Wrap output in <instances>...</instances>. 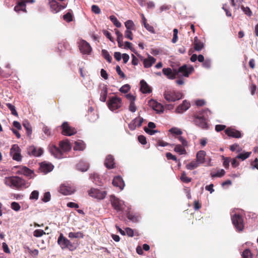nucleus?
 Returning a JSON list of instances; mask_svg holds the SVG:
<instances>
[{
    "label": "nucleus",
    "mask_w": 258,
    "mask_h": 258,
    "mask_svg": "<svg viewBox=\"0 0 258 258\" xmlns=\"http://www.w3.org/2000/svg\"><path fill=\"white\" fill-rule=\"evenodd\" d=\"M50 153L56 158H63V152L69 151L71 149L70 144L68 141H61L59 142V147L50 144L48 147Z\"/></svg>",
    "instance_id": "f257e3e1"
},
{
    "label": "nucleus",
    "mask_w": 258,
    "mask_h": 258,
    "mask_svg": "<svg viewBox=\"0 0 258 258\" xmlns=\"http://www.w3.org/2000/svg\"><path fill=\"white\" fill-rule=\"evenodd\" d=\"M6 184L11 187L15 188L17 189L23 188H26L30 185L29 183L24 179L17 176H11L6 178Z\"/></svg>",
    "instance_id": "f03ea898"
},
{
    "label": "nucleus",
    "mask_w": 258,
    "mask_h": 258,
    "mask_svg": "<svg viewBox=\"0 0 258 258\" xmlns=\"http://www.w3.org/2000/svg\"><path fill=\"white\" fill-rule=\"evenodd\" d=\"M211 113L212 112L208 108H206L200 111L198 114H195L194 116V121L196 124L203 129L207 128L208 124L207 118H208L209 115H210Z\"/></svg>",
    "instance_id": "7ed1b4c3"
},
{
    "label": "nucleus",
    "mask_w": 258,
    "mask_h": 258,
    "mask_svg": "<svg viewBox=\"0 0 258 258\" xmlns=\"http://www.w3.org/2000/svg\"><path fill=\"white\" fill-rule=\"evenodd\" d=\"M163 96L167 101L170 102H175L182 99L183 94L179 91L167 89L165 91Z\"/></svg>",
    "instance_id": "20e7f679"
},
{
    "label": "nucleus",
    "mask_w": 258,
    "mask_h": 258,
    "mask_svg": "<svg viewBox=\"0 0 258 258\" xmlns=\"http://www.w3.org/2000/svg\"><path fill=\"white\" fill-rule=\"evenodd\" d=\"M107 104L109 109L113 111L119 109L122 106V100L120 98L117 96L110 97Z\"/></svg>",
    "instance_id": "39448f33"
},
{
    "label": "nucleus",
    "mask_w": 258,
    "mask_h": 258,
    "mask_svg": "<svg viewBox=\"0 0 258 258\" xmlns=\"http://www.w3.org/2000/svg\"><path fill=\"white\" fill-rule=\"evenodd\" d=\"M57 243L62 249L68 248L70 250L73 251L75 249L73 243L64 237L62 233L60 234L58 238Z\"/></svg>",
    "instance_id": "423d86ee"
},
{
    "label": "nucleus",
    "mask_w": 258,
    "mask_h": 258,
    "mask_svg": "<svg viewBox=\"0 0 258 258\" xmlns=\"http://www.w3.org/2000/svg\"><path fill=\"white\" fill-rule=\"evenodd\" d=\"M231 220L237 231L241 232L243 230L244 224L242 216L239 214H235L231 217Z\"/></svg>",
    "instance_id": "0eeeda50"
},
{
    "label": "nucleus",
    "mask_w": 258,
    "mask_h": 258,
    "mask_svg": "<svg viewBox=\"0 0 258 258\" xmlns=\"http://www.w3.org/2000/svg\"><path fill=\"white\" fill-rule=\"evenodd\" d=\"M110 201L112 207L117 212L123 211L124 209V202L116 198L114 195L110 196Z\"/></svg>",
    "instance_id": "6e6552de"
},
{
    "label": "nucleus",
    "mask_w": 258,
    "mask_h": 258,
    "mask_svg": "<svg viewBox=\"0 0 258 258\" xmlns=\"http://www.w3.org/2000/svg\"><path fill=\"white\" fill-rule=\"evenodd\" d=\"M194 71V69L192 67L188 68L187 65L184 64L179 67L178 70L176 69V76L177 77L181 76L188 77Z\"/></svg>",
    "instance_id": "1a4fd4ad"
},
{
    "label": "nucleus",
    "mask_w": 258,
    "mask_h": 258,
    "mask_svg": "<svg viewBox=\"0 0 258 258\" xmlns=\"http://www.w3.org/2000/svg\"><path fill=\"white\" fill-rule=\"evenodd\" d=\"M88 194L90 196L93 198L98 200H103L105 198L107 192L106 191H102L99 189L93 188L88 191Z\"/></svg>",
    "instance_id": "9d476101"
},
{
    "label": "nucleus",
    "mask_w": 258,
    "mask_h": 258,
    "mask_svg": "<svg viewBox=\"0 0 258 258\" xmlns=\"http://www.w3.org/2000/svg\"><path fill=\"white\" fill-rule=\"evenodd\" d=\"M62 128L61 134L64 136H71L77 133L76 130L70 126L68 122H64L61 125Z\"/></svg>",
    "instance_id": "9b49d317"
},
{
    "label": "nucleus",
    "mask_w": 258,
    "mask_h": 258,
    "mask_svg": "<svg viewBox=\"0 0 258 258\" xmlns=\"http://www.w3.org/2000/svg\"><path fill=\"white\" fill-rule=\"evenodd\" d=\"M79 46L80 51L83 54H89L92 50L89 43L84 40L80 41Z\"/></svg>",
    "instance_id": "f8f14e48"
},
{
    "label": "nucleus",
    "mask_w": 258,
    "mask_h": 258,
    "mask_svg": "<svg viewBox=\"0 0 258 258\" xmlns=\"http://www.w3.org/2000/svg\"><path fill=\"white\" fill-rule=\"evenodd\" d=\"M11 155L14 160L20 161L22 159V156L20 152V148L17 145H14L11 149Z\"/></svg>",
    "instance_id": "ddd939ff"
},
{
    "label": "nucleus",
    "mask_w": 258,
    "mask_h": 258,
    "mask_svg": "<svg viewBox=\"0 0 258 258\" xmlns=\"http://www.w3.org/2000/svg\"><path fill=\"white\" fill-rule=\"evenodd\" d=\"M16 167L19 168L17 172V174H23L30 178H32L34 174L33 171L26 166H17Z\"/></svg>",
    "instance_id": "4468645a"
},
{
    "label": "nucleus",
    "mask_w": 258,
    "mask_h": 258,
    "mask_svg": "<svg viewBox=\"0 0 258 258\" xmlns=\"http://www.w3.org/2000/svg\"><path fill=\"white\" fill-rule=\"evenodd\" d=\"M27 152L29 155L39 157L42 155L43 151L41 148H37L34 146H31L28 148Z\"/></svg>",
    "instance_id": "2eb2a0df"
},
{
    "label": "nucleus",
    "mask_w": 258,
    "mask_h": 258,
    "mask_svg": "<svg viewBox=\"0 0 258 258\" xmlns=\"http://www.w3.org/2000/svg\"><path fill=\"white\" fill-rule=\"evenodd\" d=\"M49 5L51 11L56 13L66 8V5L59 4L55 0H51L49 2Z\"/></svg>",
    "instance_id": "dca6fc26"
},
{
    "label": "nucleus",
    "mask_w": 258,
    "mask_h": 258,
    "mask_svg": "<svg viewBox=\"0 0 258 258\" xmlns=\"http://www.w3.org/2000/svg\"><path fill=\"white\" fill-rule=\"evenodd\" d=\"M28 2L33 3L34 1L33 0H19L16 6L14 8V10L17 12H19L21 11L24 12H26V3Z\"/></svg>",
    "instance_id": "f3484780"
},
{
    "label": "nucleus",
    "mask_w": 258,
    "mask_h": 258,
    "mask_svg": "<svg viewBox=\"0 0 258 258\" xmlns=\"http://www.w3.org/2000/svg\"><path fill=\"white\" fill-rule=\"evenodd\" d=\"M53 165L51 163H46L45 162H42L40 164L39 170L41 172L44 174L51 171L53 169Z\"/></svg>",
    "instance_id": "a211bd4d"
},
{
    "label": "nucleus",
    "mask_w": 258,
    "mask_h": 258,
    "mask_svg": "<svg viewBox=\"0 0 258 258\" xmlns=\"http://www.w3.org/2000/svg\"><path fill=\"white\" fill-rule=\"evenodd\" d=\"M163 74L170 80L174 79L176 76V69H172L170 68H164L162 70Z\"/></svg>",
    "instance_id": "6ab92c4d"
},
{
    "label": "nucleus",
    "mask_w": 258,
    "mask_h": 258,
    "mask_svg": "<svg viewBox=\"0 0 258 258\" xmlns=\"http://www.w3.org/2000/svg\"><path fill=\"white\" fill-rule=\"evenodd\" d=\"M225 134L229 137L240 138L241 137L240 132L234 128L231 127H228L225 130Z\"/></svg>",
    "instance_id": "aec40b11"
},
{
    "label": "nucleus",
    "mask_w": 258,
    "mask_h": 258,
    "mask_svg": "<svg viewBox=\"0 0 258 258\" xmlns=\"http://www.w3.org/2000/svg\"><path fill=\"white\" fill-rule=\"evenodd\" d=\"M143 122V118L140 117H137L128 124V127L131 130H134L137 127H140L142 125Z\"/></svg>",
    "instance_id": "412c9836"
},
{
    "label": "nucleus",
    "mask_w": 258,
    "mask_h": 258,
    "mask_svg": "<svg viewBox=\"0 0 258 258\" xmlns=\"http://www.w3.org/2000/svg\"><path fill=\"white\" fill-rule=\"evenodd\" d=\"M112 184L116 187H118L122 190L124 186V182L120 176H117L114 177L112 181Z\"/></svg>",
    "instance_id": "4be33fe9"
},
{
    "label": "nucleus",
    "mask_w": 258,
    "mask_h": 258,
    "mask_svg": "<svg viewBox=\"0 0 258 258\" xmlns=\"http://www.w3.org/2000/svg\"><path fill=\"white\" fill-rule=\"evenodd\" d=\"M190 106V104L187 102L186 100H184L182 103L179 105L176 109V112L178 113H181L184 111L187 110Z\"/></svg>",
    "instance_id": "5701e85b"
},
{
    "label": "nucleus",
    "mask_w": 258,
    "mask_h": 258,
    "mask_svg": "<svg viewBox=\"0 0 258 258\" xmlns=\"http://www.w3.org/2000/svg\"><path fill=\"white\" fill-rule=\"evenodd\" d=\"M149 105L152 108L158 112H162L163 111V107L159 103L154 100H151L149 102Z\"/></svg>",
    "instance_id": "b1692460"
},
{
    "label": "nucleus",
    "mask_w": 258,
    "mask_h": 258,
    "mask_svg": "<svg viewBox=\"0 0 258 258\" xmlns=\"http://www.w3.org/2000/svg\"><path fill=\"white\" fill-rule=\"evenodd\" d=\"M104 165L108 169L114 168V159L111 155H108L106 156Z\"/></svg>",
    "instance_id": "393cba45"
},
{
    "label": "nucleus",
    "mask_w": 258,
    "mask_h": 258,
    "mask_svg": "<svg viewBox=\"0 0 258 258\" xmlns=\"http://www.w3.org/2000/svg\"><path fill=\"white\" fill-rule=\"evenodd\" d=\"M59 191L64 195H69L74 192V189L69 186L62 184L59 187Z\"/></svg>",
    "instance_id": "a878e982"
},
{
    "label": "nucleus",
    "mask_w": 258,
    "mask_h": 258,
    "mask_svg": "<svg viewBox=\"0 0 258 258\" xmlns=\"http://www.w3.org/2000/svg\"><path fill=\"white\" fill-rule=\"evenodd\" d=\"M140 90L142 93L146 94L151 92L152 90L151 88L144 80L140 81Z\"/></svg>",
    "instance_id": "bb28decb"
},
{
    "label": "nucleus",
    "mask_w": 258,
    "mask_h": 258,
    "mask_svg": "<svg viewBox=\"0 0 258 258\" xmlns=\"http://www.w3.org/2000/svg\"><path fill=\"white\" fill-rule=\"evenodd\" d=\"M156 62V59L151 56L149 55L147 58H145L143 61V64L145 68H148L151 67Z\"/></svg>",
    "instance_id": "cd10ccee"
},
{
    "label": "nucleus",
    "mask_w": 258,
    "mask_h": 258,
    "mask_svg": "<svg viewBox=\"0 0 258 258\" xmlns=\"http://www.w3.org/2000/svg\"><path fill=\"white\" fill-rule=\"evenodd\" d=\"M89 164L84 161H80L77 164V169L82 172L86 171L89 168Z\"/></svg>",
    "instance_id": "c85d7f7f"
},
{
    "label": "nucleus",
    "mask_w": 258,
    "mask_h": 258,
    "mask_svg": "<svg viewBox=\"0 0 258 258\" xmlns=\"http://www.w3.org/2000/svg\"><path fill=\"white\" fill-rule=\"evenodd\" d=\"M194 49L198 51L201 50L204 47V43L197 37L194 38Z\"/></svg>",
    "instance_id": "c756f323"
},
{
    "label": "nucleus",
    "mask_w": 258,
    "mask_h": 258,
    "mask_svg": "<svg viewBox=\"0 0 258 258\" xmlns=\"http://www.w3.org/2000/svg\"><path fill=\"white\" fill-rule=\"evenodd\" d=\"M206 154V152L203 150H201L197 153L196 156L197 161L199 164H202L204 163Z\"/></svg>",
    "instance_id": "7c9ffc66"
},
{
    "label": "nucleus",
    "mask_w": 258,
    "mask_h": 258,
    "mask_svg": "<svg viewBox=\"0 0 258 258\" xmlns=\"http://www.w3.org/2000/svg\"><path fill=\"white\" fill-rule=\"evenodd\" d=\"M108 90L106 87L104 86L101 89L100 93V100L102 102H105L107 98Z\"/></svg>",
    "instance_id": "2f4dec72"
},
{
    "label": "nucleus",
    "mask_w": 258,
    "mask_h": 258,
    "mask_svg": "<svg viewBox=\"0 0 258 258\" xmlns=\"http://www.w3.org/2000/svg\"><path fill=\"white\" fill-rule=\"evenodd\" d=\"M115 34L117 35V41L119 47H122L123 46V35L117 29H115Z\"/></svg>",
    "instance_id": "473e14b6"
},
{
    "label": "nucleus",
    "mask_w": 258,
    "mask_h": 258,
    "mask_svg": "<svg viewBox=\"0 0 258 258\" xmlns=\"http://www.w3.org/2000/svg\"><path fill=\"white\" fill-rule=\"evenodd\" d=\"M185 147L182 146L179 144L176 145L174 149V151L178 153L180 155L185 154L186 153V150L184 148Z\"/></svg>",
    "instance_id": "72a5a7b5"
},
{
    "label": "nucleus",
    "mask_w": 258,
    "mask_h": 258,
    "mask_svg": "<svg viewBox=\"0 0 258 258\" xmlns=\"http://www.w3.org/2000/svg\"><path fill=\"white\" fill-rule=\"evenodd\" d=\"M23 125L26 130V134L28 137H30L32 133V130L30 124L28 121H24Z\"/></svg>",
    "instance_id": "f704fd0d"
},
{
    "label": "nucleus",
    "mask_w": 258,
    "mask_h": 258,
    "mask_svg": "<svg viewBox=\"0 0 258 258\" xmlns=\"http://www.w3.org/2000/svg\"><path fill=\"white\" fill-rule=\"evenodd\" d=\"M199 163L197 161H192L186 165V168L188 170H194L199 166Z\"/></svg>",
    "instance_id": "c9c22d12"
},
{
    "label": "nucleus",
    "mask_w": 258,
    "mask_h": 258,
    "mask_svg": "<svg viewBox=\"0 0 258 258\" xmlns=\"http://www.w3.org/2000/svg\"><path fill=\"white\" fill-rule=\"evenodd\" d=\"M251 152H246L244 153H241L239 154L236 157V158L239 159L243 160H245L248 158L251 155Z\"/></svg>",
    "instance_id": "e433bc0d"
},
{
    "label": "nucleus",
    "mask_w": 258,
    "mask_h": 258,
    "mask_svg": "<svg viewBox=\"0 0 258 258\" xmlns=\"http://www.w3.org/2000/svg\"><path fill=\"white\" fill-rule=\"evenodd\" d=\"M102 55L103 57L109 62L110 63L112 60V57L110 55L107 50L102 49L101 51Z\"/></svg>",
    "instance_id": "4c0bfd02"
},
{
    "label": "nucleus",
    "mask_w": 258,
    "mask_h": 258,
    "mask_svg": "<svg viewBox=\"0 0 258 258\" xmlns=\"http://www.w3.org/2000/svg\"><path fill=\"white\" fill-rule=\"evenodd\" d=\"M225 174V170L224 169H220L215 173H211V175L212 177H221L224 176Z\"/></svg>",
    "instance_id": "58836bf2"
},
{
    "label": "nucleus",
    "mask_w": 258,
    "mask_h": 258,
    "mask_svg": "<svg viewBox=\"0 0 258 258\" xmlns=\"http://www.w3.org/2000/svg\"><path fill=\"white\" fill-rule=\"evenodd\" d=\"M110 21L117 28H119L121 26V24L119 22L116 17L114 15H111L109 17Z\"/></svg>",
    "instance_id": "ea45409f"
},
{
    "label": "nucleus",
    "mask_w": 258,
    "mask_h": 258,
    "mask_svg": "<svg viewBox=\"0 0 258 258\" xmlns=\"http://www.w3.org/2000/svg\"><path fill=\"white\" fill-rule=\"evenodd\" d=\"M69 237L70 238H83L84 237V234L82 232H76V233H74V232H70L69 233Z\"/></svg>",
    "instance_id": "a19ab883"
},
{
    "label": "nucleus",
    "mask_w": 258,
    "mask_h": 258,
    "mask_svg": "<svg viewBox=\"0 0 258 258\" xmlns=\"http://www.w3.org/2000/svg\"><path fill=\"white\" fill-rule=\"evenodd\" d=\"M125 26L126 29L135 30V26L132 20H127L125 22Z\"/></svg>",
    "instance_id": "79ce46f5"
},
{
    "label": "nucleus",
    "mask_w": 258,
    "mask_h": 258,
    "mask_svg": "<svg viewBox=\"0 0 258 258\" xmlns=\"http://www.w3.org/2000/svg\"><path fill=\"white\" fill-rule=\"evenodd\" d=\"M181 180L185 183H189L191 181V179L186 176V173L185 171H183L181 173L180 176Z\"/></svg>",
    "instance_id": "37998d69"
},
{
    "label": "nucleus",
    "mask_w": 258,
    "mask_h": 258,
    "mask_svg": "<svg viewBox=\"0 0 258 258\" xmlns=\"http://www.w3.org/2000/svg\"><path fill=\"white\" fill-rule=\"evenodd\" d=\"M7 106L8 107V108L11 110V113L16 116H18V113L16 110L15 106L13 105L11 103H7L6 104Z\"/></svg>",
    "instance_id": "c03bdc74"
},
{
    "label": "nucleus",
    "mask_w": 258,
    "mask_h": 258,
    "mask_svg": "<svg viewBox=\"0 0 258 258\" xmlns=\"http://www.w3.org/2000/svg\"><path fill=\"white\" fill-rule=\"evenodd\" d=\"M242 258H253V255L249 249H246L242 252Z\"/></svg>",
    "instance_id": "a18cd8bd"
},
{
    "label": "nucleus",
    "mask_w": 258,
    "mask_h": 258,
    "mask_svg": "<svg viewBox=\"0 0 258 258\" xmlns=\"http://www.w3.org/2000/svg\"><path fill=\"white\" fill-rule=\"evenodd\" d=\"M84 149V144L81 142H76L74 147L75 150H83Z\"/></svg>",
    "instance_id": "49530a36"
},
{
    "label": "nucleus",
    "mask_w": 258,
    "mask_h": 258,
    "mask_svg": "<svg viewBox=\"0 0 258 258\" xmlns=\"http://www.w3.org/2000/svg\"><path fill=\"white\" fill-rule=\"evenodd\" d=\"M45 234V232L41 229H36L33 232V235L36 237H39Z\"/></svg>",
    "instance_id": "de8ad7c7"
},
{
    "label": "nucleus",
    "mask_w": 258,
    "mask_h": 258,
    "mask_svg": "<svg viewBox=\"0 0 258 258\" xmlns=\"http://www.w3.org/2000/svg\"><path fill=\"white\" fill-rule=\"evenodd\" d=\"M126 216L128 219L133 222H137L138 221V217L130 212L126 213Z\"/></svg>",
    "instance_id": "09e8293b"
},
{
    "label": "nucleus",
    "mask_w": 258,
    "mask_h": 258,
    "mask_svg": "<svg viewBox=\"0 0 258 258\" xmlns=\"http://www.w3.org/2000/svg\"><path fill=\"white\" fill-rule=\"evenodd\" d=\"M133 30L126 29L124 33L125 37L131 40L133 39V34L132 32Z\"/></svg>",
    "instance_id": "8fccbe9b"
},
{
    "label": "nucleus",
    "mask_w": 258,
    "mask_h": 258,
    "mask_svg": "<svg viewBox=\"0 0 258 258\" xmlns=\"http://www.w3.org/2000/svg\"><path fill=\"white\" fill-rule=\"evenodd\" d=\"M241 8L242 10L244 12L245 14H246L248 16L250 17L252 15V12L249 7H244L243 6H242Z\"/></svg>",
    "instance_id": "3c124183"
},
{
    "label": "nucleus",
    "mask_w": 258,
    "mask_h": 258,
    "mask_svg": "<svg viewBox=\"0 0 258 258\" xmlns=\"http://www.w3.org/2000/svg\"><path fill=\"white\" fill-rule=\"evenodd\" d=\"M230 149L232 152L237 151V152H239L242 150V149L239 148V145L237 144H234L231 145L230 147Z\"/></svg>",
    "instance_id": "603ef678"
},
{
    "label": "nucleus",
    "mask_w": 258,
    "mask_h": 258,
    "mask_svg": "<svg viewBox=\"0 0 258 258\" xmlns=\"http://www.w3.org/2000/svg\"><path fill=\"white\" fill-rule=\"evenodd\" d=\"M169 132L172 134H175L176 135H180L182 133V131L180 130L175 127H172L170 128L169 130Z\"/></svg>",
    "instance_id": "864d4df0"
},
{
    "label": "nucleus",
    "mask_w": 258,
    "mask_h": 258,
    "mask_svg": "<svg viewBox=\"0 0 258 258\" xmlns=\"http://www.w3.org/2000/svg\"><path fill=\"white\" fill-rule=\"evenodd\" d=\"M130 86L128 84H125L120 88L119 91L121 93H126L130 90Z\"/></svg>",
    "instance_id": "5fc2aeb1"
},
{
    "label": "nucleus",
    "mask_w": 258,
    "mask_h": 258,
    "mask_svg": "<svg viewBox=\"0 0 258 258\" xmlns=\"http://www.w3.org/2000/svg\"><path fill=\"white\" fill-rule=\"evenodd\" d=\"M38 197L39 192L37 190H34L31 192L30 196V199L36 200L38 199Z\"/></svg>",
    "instance_id": "6e6d98bb"
},
{
    "label": "nucleus",
    "mask_w": 258,
    "mask_h": 258,
    "mask_svg": "<svg viewBox=\"0 0 258 258\" xmlns=\"http://www.w3.org/2000/svg\"><path fill=\"white\" fill-rule=\"evenodd\" d=\"M51 195L49 192H46L44 193L42 200L43 202L46 203L50 200Z\"/></svg>",
    "instance_id": "4d7b16f0"
},
{
    "label": "nucleus",
    "mask_w": 258,
    "mask_h": 258,
    "mask_svg": "<svg viewBox=\"0 0 258 258\" xmlns=\"http://www.w3.org/2000/svg\"><path fill=\"white\" fill-rule=\"evenodd\" d=\"M64 20L68 22H71L73 20L72 15L70 13H67L63 16Z\"/></svg>",
    "instance_id": "13d9d810"
},
{
    "label": "nucleus",
    "mask_w": 258,
    "mask_h": 258,
    "mask_svg": "<svg viewBox=\"0 0 258 258\" xmlns=\"http://www.w3.org/2000/svg\"><path fill=\"white\" fill-rule=\"evenodd\" d=\"M173 32V38L172 39V42L173 43H175L177 42V41L178 40V36H177L178 30H177V29H176V28L174 29Z\"/></svg>",
    "instance_id": "bf43d9fd"
},
{
    "label": "nucleus",
    "mask_w": 258,
    "mask_h": 258,
    "mask_svg": "<svg viewBox=\"0 0 258 258\" xmlns=\"http://www.w3.org/2000/svg\"><path fill=\"white\" fill-rule=\"evenodd\" d=\"M11 208L15 211H18L20 210L21 207L18 203L14 202L11 204Z\"/></svg>",
    "instance_id": "052dcab7"
},
{
    "label": "nucleus",
    "mask_w": 258,
    "mask_h": 258,
    "mask_svg": "<svg viewBox=\"0 0 258 258\" xmlns=\"http://www.w3.org/2000/svg\"><path fill=\"white\" fill-rule=\"evenodd\" d=\"M166 157L168 160H172L175 161L176 162L177 161L176 157L175 155H172L170 152L166 153Z\"/></svg>",
    "instance_id": "680f3d73"
},
{
    "label": "nucleus",
    "mask_w": 258,
    "mask_h": 258,
    "mask_svg": "<svg viewBox=\"0 0 258 258\" xmlns=\"http://www.w3.org/2000/svg\"><path fill=\"white\" fill-rule=\"evenodd\" d=\"M103 33L108 39H109L110 41H111L112 42H114V39L113 37L111 36V33L109 32L106 30H103Z\"/></svg>",
    "instance_id": "e2e57ef3"
},
{
    "label": "nucleus",
    "mask_w": 258,
    "mask_h": 258,
    "mask_svg": "<svg viewBox=\"0 0 258 258\" xmlns=\"http://www.w3.org/2000/svg\"><path fill=\"white\" fill-rule=\"evenodd\" d=\"M139 142L142 145L147 144V140L146 137L143 135H140L138 138Z\"/></svg>",
    "instance_id": "0e129e2a"
},
{
    "label": "nucleus",
    "mask_w": 258,
    "mask_h": 258,
    "mask_svg": "<svg viewBox=\"0 0 258 258\" xmlns=\"http://www.w3.org/2000/svg\"><path fill=\"white\" fill-rule=\"evenodd\" d=\"M116 71L118 75L121 78H125V74L122 72L121 70V69L119 66H117L116 67Z\"/></svg>",
    "instance_id": "69168bd1"
},
{
    "label": "nucleus",
    "mask_w": 258,
    "mask_h": 258,
    "mask_svg": "<svg viewBox=\"0 0 258 258\" xmlns=\"http://www.w3.org/2000/svg\"><path fill=\"white\" fill-rule=\"evenodd\" d=\"M91 10L95 14H100L101 12V10L99 7L97 5H93L91 7Z\"/></svg>",
    "instance_id": "338daca9"
},
{
    "label": "nucleus",
    "mask_w": 258,
    "mask_h": 258,
    "mask_svg": "<svg viewBox=\"0 0 258 258\" xmlns=\"http://www.w3.org/2000/svg\"><path fill=\"white\" fill-rule=\"evenodd\" d=\"M145 28L149 31V32L154 33V29L153 26L150 25V24H148L147 23L143 24Z\"/></svg>",
    "instance_id": "774afa93"
}]
</instances>
